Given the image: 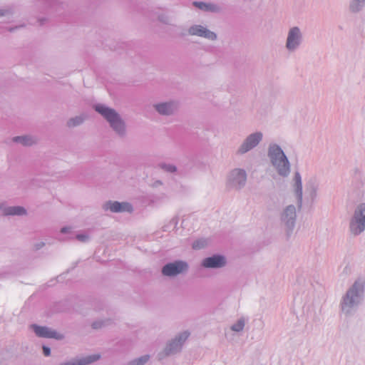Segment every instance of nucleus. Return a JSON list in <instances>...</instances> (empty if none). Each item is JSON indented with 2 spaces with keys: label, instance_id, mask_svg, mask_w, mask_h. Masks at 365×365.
Returning a JSON list of instances; mask_svg holds the SVG:
<instances>
[{
  "label": "nucleus",
  "instance_id": "nucleus-1",
  "mask_svg": "<svg viewBox=\"0 0 365 365\" xmlns=\"http://www.w3.org/2000/svg\"><path fill=\"white\" fill-rule=\"evenodd\" d=\"M269 155L279 173L281 175H287L289 172V164L281 148L277 145L271 146Z\"/></svg>",
  "mask_w": 365,
  "mask_h": 365
},
{
  "label": "nucleus",
  "instance_id": "nucleus-2",
  "mask_svg": "<svg viewBox=\"0 0 365 365\" xmlns=\"http://www.w3.org/2000/svg\"><path fill=\"white\" fill-rule=\"evenodd\" d=\"M96 110L101 113L110 124L111 127L118 133L124 130V124L118 113L111 108L102 105L96 106Z\"/></svg>",
  "mask_w": 365,
  "mask_h": 365
},
{
  "label": "nucleus",
  "instance_id": "nucleus-3",
  "mask_svg": "<svg viewBox=\"0 0 365 365\" xmlns=\"http://www.w3.org/2000/svg\"><path fill=\"white\" fill-rule=\"evenodd\" d=\"M350 229L354 235L359 234L365 230V204L360 205L356 210Z\"/></svg>",
  "mask_w": 365,
  "mask_h": 365
},
{
  "label": "nucleus",
  "instance_id": "nucleus-4",
  "mask_svg": "<svg viewBox=\"0 0 365 365\" xmlns=\"http://www.w3.org/2000/svg\"><path fill=\"white\" fill-rule=\"evenodd\" d=\"M187 265L183 262H175L166 264L162 270L165 276H175L186 270Z\"/></svg>",
  "mask_w": 365,
  "mask_h": 365
},
{
  "label": "nucleus",
  "instance_id": "nucleus-5",
  "mask_svg": "<svg viewBox=\"0 0 365 365\" xmlns=\"http://www.w3.org/2000/svg\"><path fill=\"white\" fill-rule=\"evenodd\" d=\"M364 284L357 281L354 283L353 287L348 291L345 298L344 299V304L347 306H351L355 302V298L359 296L362 292Z\"/></svg>",
  "mask_w": 365,
  "mask_h": 365
},
{
  "label": "nucleus",
  "instance_id": "nucleus-6",
  "mask_svg": "<svg viewBox=\"0 0 365 365\" xmlns=\"http://www.w3.org/2000/svg\"><path fill=\"white\" fill-rule=\"evenodd\" d=\"M262 137V135L260 133L250 135L247 138L246 141L242 144L239 151L241 153H244L250 150L258 144V143L261 140Z\"/></svg>",
  "mask_w": 365,
  "mask_h": 365
},
{
  "label": "nucleus",
  "instance_id": "nucleus-7",
  "mask_svg": "<svg viewBox=\"0 0 365 365\" xmlns=\"http://www.w3.org/2000/svg\"><path fill=\"white\" fill-rule=\"evenodd\" d=\"M31 327L34 329L35 333L37 336L40 337L45 338H54V339H61L62 336L60 334L56 333V331L45 327H39L37 325H32Z\"/></svg>",
  "mask_w": 365,
  "mask_h": 365
},
{
  "label": "nucleus",
  "instance_id": "nucleus-8",
  "mask_svg": "<svg viewBox=\"0 0 365 365\" xmlns=\"http://www.w3.org/2000/svg\"><path fill=\"white\" fill-rule=\"evenodd\" d=\"M226 263L225 259L222 256L215 255L213 257L205 258L202 261V266L207 268L221 267Z\"/></svg>",
  "mask_w": 365,
  "mask_h": 365
},
{
  "label": "nucleus",
  "instance_id": "nucleus-9",
  "mask_svg": "<svg viewBox=\"0 0 365 365\" xmlns=\"http://www.w3.org/2000/svg\"><path fill=\"white\" fill-rule=\"evenodd\" d=\"M106 209L114 212L132 211V207L128 202H110L106 204Z\"/></svg>",
  "mask_w": 365,
  "mask_h": 365
},
{
  "label": "nucleus",
  "instance_id": "nucleus-10",
  "mask_svg": "<svg viewBox=\"0 0 365 365\" xmlns=\"http://www.w3.org/2000/svg\"><path fill=\"white\" fill-rule=\"evenodd\" d=\"M189 33L192 35L204 36L210 39H215L216 38V35L213 32L207 30L201 26L191 27L189 30Z\"/></svg>",
  "mask_w": 365,
  "mask_h": 365
},
{
  "label": "nucleus",
  "instance_id": "nucleus-11",
  "mask_svg": "<svg viewBox=\"0 0 365 365\" xmlns=\"http://www.w3.org/2000/svg\"><path fill=\"white\" fill-rule=\"evenodd\" d=\"M299 30L298 28L294 27L292 29L289 33L287 47L288 49L294 48L299 43Z\"/></svg>",
  "mask_w": 365,
  "mask_h": 365
},
{
  "label": "nucleus",
  "instance_id": "nucleus-12",
  "mask_svg": "<svg viewBox=\"0 0 365 365\" xmlns=\"http://www.w3.org/2000/svg\"><path fill=\"white\" fill-rule=\"evenodd\" d=\"M99 358V355L94 354L80 360H75L73 361L62 363L61 365H86L98 360Z\"/></svg>",
  "mask_w": 365,
  "mask_h": 365
},
{
  "label": "nucleus",
  "instance_id": "nucleus-13",
  "mask_svg": "<svg viewBox=\"0 0 365 365\" xmlns=\"http://www.w3.org/2000/svg\"><path fill=\"white\" fill-rule=\"evenodd\" d=\"M233 180L238 184L244 183L246 180V173L243 170L236 169L232 172Z\"/></svg>",
  "mask_w": 365,
  "mask_h": 365
},
{
  "label": "nucleus",
  "instance_id": "nucleus-14",
  "mask_svg": "<svg viewBox=\"0 0 365 365\" xmlns=\"http://www.w3.org/2000/svg\"><path fill=\"white\" fill-rule=\"evenodd\" d=\"M156 110L161 114L168 115L174 110V106L171 103H161L155 106Z\"/></svg>",
  "mask_w": 365,
  "mask_h": 365
},
{
  "label": "nucleus",
  "instance_id": "nucleus-15",
  "mask_svg": "<svg viewBox=\"0 0 365 365\" xmlns=\"http://www.w3.org/2000/svg\"><path fill=\"white\" fill-rule=\"evenodd\" d=\"M294 181H295V192L296 195L298 197V200L299 202H302V182H301V177L299 173H296L294 176Z\"/></svg>",
  "mask_w": 365,
  "mask_h": 365
},
{
  "label": "nucleus",
  "instance_id": "nucleus-16",
  "mask_svg": "<svg viewBox=\"0 0 365 365\" xmlns=\"http://www.w3.org/2000/svg\"><path fill=\"white\" fill-rule=\"evenodd\" d=\"M26 213L22 207H10L4 210L5 215H21Z\"/></svg>",
  "mask_w": 365,
  "mask_h": 365
},
{
  "label": "nucleus",
  "instance_id": "nucleus-17",
  "mask_svg": "<svg viewBox=\"0 0 365 365\" xmlns=\"http://www.w3.org/2000/svg\"><path fill=\"white\" fill-rule=\"evenodd\" d=\"M14 141L16 143H20L24 145H31L34 143V140L27 136H19L14 138Z\"/></svg>",
  "mask_w": 365,
  "mask_h": 365
},
{
  "label": "nucleus",
  "instance_id": "nucleus-18",
  "mask_svg": "<svg viewBox=\"0 0 365 365\" xmlns=\"http://www.w3.org/2000/svg\"><path fill=\"white\" fill-rule=\"evenodd\" d=\"M284 215L286 217H289L291 219H294L295 217V207L292 205L288 206L284 212Z\"/></svg>",
  "mask_w": 365,
  "mask_h": 365
},
{
  "label": "nucleus",
  "instance_id": "nucleus-19",
  "mask_svg": "<svg viewBox=\"0 0 365 365\" xmlns=\"http://www.w3.org/2000/svg\"><path fill=\"white\" fill-rule=\"evenodd\" d=\"M245 322L242 319L239 320L236 324L232 325V329L235 331H240L243 329Z\"/></svg>",
  "mask_w": 365,
  "mask_h": 365
},
{
  "label": "nucleus",
  "instance_id": "nucleus-20",
  "mask_svg": "<svg viewBox=\"0 0 365 365\" xmlns=\"http://www.w3.org/2000/svg\"><path fill=\"white\" fill-rule=\"evenodd\" d=\"M194 5L197 8L202 10H212L213 8L211 5L206 4L202 2H194Z\"/></svg>",
  "mask_w": 365,
  "mask_h": 365
},
{
  "label": "nucleus",
  "instance_id": "nucleus-21",
  "mask_svg": "<svg viewBox=\"0 0 365 365\" xmlns=\"http://www.w3.org/2000/svg\"><path fill=\"white\" fill-rule=\"evenodd\" d=\"M149 356H144L138 360L134 361L131 365H143L145 363H146L148 361Z\"/></svg>",
  "mask_w": 365,
  "mask_h": 365
},
{
  "label": "nucleus",
  "instance_id": "nucleus-22",
  "mask_svg": "<svg viewBox=\"0 0 365 365\" xmlns=\"http://www.w3.org/2000/svg\"><path fill=\"white\" fill-rule=\"evenodd\" d=\"M83 121V119L80 117H77L76 118L71 119L68 121V126H74L76 125L80 124Z\"/></svg>",
  "mask_w": 365,
  "mask_h": 365
},
{
  "label": "nucleus",
  "instance_id": "nucleus-23",
  "mask_svg": "<svg viewBox=\"0 0 365 365\" xmlns=\"http://www.w3.org/2000/svg\"><path fill=\"white\" fill-rule=\"evenodd\" d=\"M206 244V242L205 240H199V241H196L195 242L193 243L192 245V247L194 249H200L202 247H203Z\"/></svg>",
  "mask_w": 365,
  "mask_h": 365
},
{
  "label": "nucleus",
  "instance_id": "nucleus-24",
  "mask_svg": "<svg viewBox=\"0 0 365 365\" xmlns=\"http://www.w3.org/2000/svg\"><path fill=\"white\" fill-rule=\"evenodd\" d=\"M189 336V334L187 332H185L182 334L178 339H175V341H173V344H178L181 342V341H185Z\"/></svg>",
  "mask_w": 365,
  "mask_h": 365
},
{
  "label": "nucleus",
  "instance_id": "nucleus-25",
  "mask_svg": "<svg viewBox=\"0 0 365 365\" xmlns=\"http://www.w3.org/2000/svg\"><path fill=\"white\" fill-rule=\"evenodd\" d=\"M43 354L46 356L50 355V349L47 346H43Z\"/></svg>",
  "mask_w": 365,
  "mask_h": 365
},
{
  "label": "nucleus",
  "instance_id": "nucleus-26",
  "mask_svg": "<svg viewBox=\"0 0 365 365\" xmlns=\"http://www.w3.org/2000/svg\"><path fill=\"white\" fill-rule=\"evenodd\" d=\"M87 238L86 236L85 235H77V239H78L79 240H81V241H84L86 240V239Z\"/></svg>",
  "mask_w": 365,
  "mask_h": 365
},
{
  "label": "nucleus",
  "instance_id": "nucleus-27",
  "mask_svg": "<svg viewBox=\"0 0 365 365\" xmlns=\"http://www.w3.org/2000/svg\"><path fill=\"white\" fill-rule=\"evenodd\" d=\"M167 170L170 171V172H174L175 171V168L174 166H169L168 168H167Z\"/></svg>",
  "mask_w": 365,
  "mask_h": 365
},
{
  "label": "nucleus",
  "instance_id": "nucleus-28",
  "mask_svg": "<svg viewBox=\"0 0 365 365\" xmlns=\"http://www.w3.org/2000/svg\"><path fill=\"white\" fill-rule=\"evenodd\" d=\"M351 9L353 11H356L358 10V8L356 6H355V4H353L351 6Z\"/></svg>",
  "mask_w": 365,
  "mask_h": 365
},
{
  "label": "nucleus",
  "instance_id": "nucleus-29",
  "mask_svg": "<svg viewBox=\"0 0 365 365\" xmlns=\"http://www.w3.org/2000/svg\"><path fill=\"white\" fill-rule=\"evenodd\" d=\"M92 327H93L94 329H98V328L101 327V326H100V325H98V323H97V322L93 323V324H92Z\"/></svg>",
  "mask_w": 365,
  "mask_h": 365
},
{
  "label": "nucleus",
  "instance_id": "nucleus-30",
  "mask_svg": "<svg viewBox=\"0 0 365 365\" xmlns=\"http://www.w3.org/2000/svg\"><path fill=\"white\" fill-rule=\"evenodd\" d=\"M61 232H66V228H63V229L61 230Z\"/></svg>",
  "mask_w": 365,
  "mask_h": 365
},
{
  "label": "nucleus",
  "instance_id": "nucleus-31",
  "mask_svg": "<svg viewBox=\"0 0 365 365\" xmlns=\"http://www.w3.org/2000/svg\"><path fill=\"white\" fill-rule=\"evenodd\" d=\"M4 15V13L2 11H0V16H3Z\"/></svg>",
  "mask_w": 365,
  "mask_h": 365
}]
</instances>
